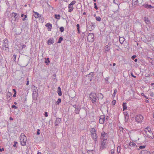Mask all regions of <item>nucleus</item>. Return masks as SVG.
I'll return each instance as SVG.
<instances>
[{
    "mask_svg": "<svg viewBox=\"0 0 154 154\" xmlns=\"http://www.w3.org/2000/svg\"><path fill=\"white\" fill-rule=\"evenodd\" d=\"M13 91L14 92V94H16V91L15 89H13Z\"/></svg>",
    "mask_w": 154,
    "mask_h": 154,
    "instance_id": "052dcab7",
    "label": "nucleus"
},
{
    "mask_svg": "<svg viewBox=\"0 0 154 154\" xmlns=\"http://www.w3.org/2000/svg\"><path fill=\"white\" fill-rule=\"evenodd\" d=\"M108 138V134L105 132L104 131H103L102 132L101 135V140H107V139Z\"/></svg>",
    "mask_w": 154,
    "mask_h": 154,
    "instance_id": "1a4fd4ad",
    "label": "nucleus"
},
{
    "mask_svg": "<svg viewBox=\"0 0 154 154\" xmlns=\"http://www.w3.org/2000/svg\"><path fill=\"white\" fill-rule=\"evenodd\" d=\"M81 109V108L79 107H77V108H76L75 110V112L76 114H79V111Z\"/></svg>",
    "mask_w": 154,
    "mask_h": 154,
    "instance_id": "412c9836",
    "label": "nucleus"
},
{
    "mask_svg": "<svg viewBox=\"0 0 154 154\" xmlns=\"http://www.w3.org/2000/svg\"><path fill=\"white\" fill-rule=\"evenodd\" d=\"M13 57L14 58V59L15 60L16 58V57H17V56L16 55L14 54L13 55Z\"/></svg>",
    "mask_w": 154,
    "mask_h": 154,
    "instance_id": "e2e57ef3",
    "label": "nucleus"
},
{
    "mask_svg": "<svg viewBox=\"0 0 154 154\" xmlns=\"http://www.w3.org/2000/svg\"><path fill=\"white\" fill-rule=\"evenodd\" d=\"M97 95V99L98 100H102L103 97V94L101 93H98Z\"/></svg>",
    "mask_w": 154,
    "mask_h": 154,
    "instance_id": "4468645a",
    "label": "nucleus"
},
{
    "mask_svg": "<svg viewBox=\"0 0 154 154\" xmlns=\"http://www.w3.org/2000/svg\"><path fill=\"white\" fill-rule=\"evenodd\" d=\"M125 121L126 122H127L129 119V116H125Z\"/></svg>",
    "mask_w": 154,
    "mask_h": 154,
    "instance_id": "c9c22d12",
    "label": "nucleus"
},
{
    "mask_svg": "<svg viewBox=\"0 0 154 154\" xmlns=\"http://www.w3.org/2000/svg\"><path fill=\"white\" fill-rule=\"evenodd\" d=\"M12 96V94L11 92L8 91L7 95V97H10Z\"/></svg>",
    "mask_w": 154,
    "mask_h": 154,
    "instance_id": "c756f323",
    "label": "nucleus"
},
{
    "mask_svg": "<svg viewBox=\"0 0 154 154\" xmlns=\"http://www.w3.org/2000/svg\"><path fill=\"white\" fill-rule=\"evenodd\" d=\"M56 77V75L55 74L53 75L52 76V77L53 79L56 80L57 79H55Z\"/></svg>",
    "mask_w": 154,
    "mask_h": 154,
    "instance_id": "a18cd8bd",
    "label": "nucleus"
},
{
    "mask_svg": "<svg viewBox=\"0 0 154 154\" xmlns=\"http://www.w3.org/2000/svg\"><path fill=\"white\" fill-rule=\"evenodd\" d=\"M94 8L96 10H97L98 9V8H97V6H94Z\"/></svg>",
    "mask_w": 154,
    "mask_h": 154,
    "instance_id": "774afa93",
    "label": "nucleus"
},
{
    "mask_svg": "<svg viewBox=\"0 0 154 154\" xmlns=\"http://www.w3.org/2000/svg\"><path fill=\"white\" fill-rule=\"evenodd\" d=\"M73 107L74 108H75V109H76V108H77V106H76V105H74L73 106Z\"/></svg>",
    "mask_w": 154,
    "mask_h": 154,
    "instance_id": "0e129e2a",
    "label": "nucleus"
},
{
    "mask_svg": "<svg viewBox=\"0 0 154 154\" xmlns=\"http://www.w3.org/2000/svg\"><path fill=\"white\" fill-rule=\"evenodd\" d=\"M141 95H142L143 96H144V97H145V98H146V99H148V97L147 96H146V95H145L143 93H141Z\"/></svg>",
    "mask_w": 154,
    "mask_h": 154,
    "instance_id": "37998d69",
    "label": "nucleus"
},
{
    "mask_svg": "<svg viewBox=\"0 0 154 154\" xmlns=\"http://www.w3.org/2000/svg\"><path fill=\"white\" fill-rule=\"evenodd\" d=\"M64 28L63 27H61L60 28V30L61 32H63L64 31Z\"/></svg>",
    "mask_w": 154,
    "mask_h": 154,
    "instance_id": "58836bf2",
    "label": "nucleus"
},
{
    "mask_svg": "<svg viewBox=\"0 0 154 154\" xmlns=\"http://www.w3.org/2000/svg\"><path fill=\"white\" fill-rule=\"evenodd\" d=\"M117 92V90L116 89L114 90V93L112 95V97H114L115 96L116 93Z\"/></svg>",
    "mask_w": 154,
    "mask_h": 154,
    "instance_id": "c85d7f7f",
    "label": "nucleus"
},
{
    "mask_svg": "<svg viewBox=\"0 0 154 154\" xmlns=\"http://www.w3.org/2000/svg\"><path fill=\"white\" fill-rule=\"evenodd\" d=\"M76 3L75 1H72L68 6V12H72L73 9V5Z\"/></svg>",
    "mask_w": 154,
    "mask_h": 154,
    "instance_id": "6e6552de",
    "label": "nucleus"
},
{
    "mask_svg": "<svg viewBox=\"0 0 154 154\" xmlns=\"http://www.w3.org/2000/svg\"><path fill=\"white\" fill-rule=\"evenodd\" d=\"M95 28L94 24L91 23V24H88L87 25V28L89 31H91L93 30Z\"/></svg>",
    "mask_w": 154,
    "mask_h": 154,
    "instance_id": "9d476101",
    "label": "nucleus"
},
{
    "mask_svg": "<svg viewBox=\"0 0 154 154\" xmlns=\"http://www.w3.org/2000/svg\"><path fill=\"white\" fill-rule=\"evenodd\" d=\"M12 108H14L15 109H17V107L14 105H13L12 106Z\"/></svg>",
    "mask_w": 154,
    "mask_h": 154,
    "instance_id": "c03bdc74",
    "label": "nucleus"
},
{
    "mask_svg": "<svg viewBox=\"0 0 154 154\" xmlns=\"http://www.w3.org/2000/svg\"><path fill=\"white\" fill-rule=\"evenodd\" d=\"M54 42V40L52 38L49 39L48 41V44L50 45L53 44Z\"/></svg>",
    "mask_w": 154,
    "mask_h": 154,
    "instance_id": "6ab92c4d",
    "label": "nucleus"
},
{
    "mask_svg": "<svg viewBox=\"0 0 154 154\" xmlns=\"http://www.w3.org/2000/svg\"><path fill=\"white\" fill-rule=\"evenodd\" d=\"M124 148L125 149H127L128 148H129V147L128 146L124 145Z\"/></svg>",
    "mask_w": 154,
    "mask_h": 154,
    "instance_id": "3c124183",
    "label": "nucleus"
},
{
    "mask_svg": "<svg viewBox=\"0 0 154 154\" xmlns=\"http://www.w3.org/2000/svg\"><path fill=\"white\" fill-rule=\"evenodd\" d=\"M109 118V117L108 116H106V117L105 120H108Z\"/></svg>",
    "mask_w": 154,
    "mask_h": 154,
    "instance_id": "69168bd1",
    "label": "nucleus"
},
{
    "mask_svg": "<svg viewBox=\"0 0 154 154\" xmlns=\"http://www.w3.org/2000/svg\"><path fill=\"white\" fill-rule=\"evenodd\" d=\"M16 94H14L13 95V97H15L16 96Z\"/></svg>",
    "mask_w": 154,
    "mask_h": 154,
    "instance_id": "338daca9",
    "label": "nucleus"
},
{
    "mask_svg": "<svg viewBox=\"0 0 154 154\" xmlns=\"http://www.w3.org/2000/svg\"><path fill=\"white\" fill-rule=\"evenodd\" d=\"M26 17H27V15H24V17L23 18L22 20L23 21H25L26 20Z\"/></svg>",
    "mask_w": 154,
    "mask_h": 154,
    "instance_id": "de8ad7c7",
    "label": "nucleus"
},
{
    "mask_svg": "<svg viewBox=\"0 0 154 154\" xmlns=\"http://www.w3.org/2000/svg\"><path fill=\"white\" fill-rule=\"evenodd\" d=\"M121 147L120 146H118L117 149V152L118 153H119L121 152Z\"/></svg>",
    "mask_w": 154,
    "mask_h": 154,
    "instance_id": "bb28decb",
    "label": "nucleus"
},
{
    "mask_svg": "<svg viewBox=\"0 0 154 154\" xmlns=\"http://www.w3.org/2000/svg\"><path fill=\"white\" fill-rule=\"evenodd\" d=\"M129 146L131 148H132L134 149H138L137 148V145L136 143L133 142H131L129 143Z\"/></svg>",
    "mask_w": 154,
    "mask_h": 154,
    "instance_id": "9b49d317",
    "label": "nucleus"
},
{
    "mask_svg": "<svg viewBox=\"0 0 154 154\" xmlns=\"http://www.w3.org/2000/svg\"><path fill=\"white\" fill-rule=\"evenodd\" d=\"M116 103V101L115 100H113L112 101V104L113 105H115Z\"/></svg>",
    "mask_w": 154,
    "mask_h": 154,
    "instance_id": "79ce46f5",
    "label": "nucleus"
},
{
    "mask_svg": "<svg viewBox=\"0 0 154 154\" xmlns=\"http://www.w3.org/2000/svg\"><path fill=\"white\" fill-rule=\"evenodd\" d=\"M96 20L98 21H101V18L100 17H96Z\"/></svg>",
    "mask_w": 154,
    "mask_h": 154,
    "instance_id": "72a5a7b5",
    "label": "nucleus"
},
{
    "mask_svg": "<svg viewBox=\"0 0 154 154\" xmlns=\"http://www.w3.org/2000/svg\"><path fill=\"white\" fill-rule=\"evenodd\" d=\"M107 142V140H101V142L100 146V150H102L103 149L106 147V144Z\"/></svg>",
    "mask_w": 154,
    "mask_h": 154,
    "instance_id": "0eeeda50",
    "label": "nucleus"
},
{
    "mask_svg": "<svg viewBox=\"0 0 154 154\" xmlns=\"http://www.w3.org/2000/svg\"><path fill=\"white\" fill-rule=\"evenodd\" d=\"M12 14H14V17L15 18V20H16L17 17V14L13 12V13H12Z\"/></svg>",
    "mask_w": 154,
    "mask_h": 154,
    "instance_id": "4c0bfd02",
    "label": "nucleus"
},
{
    "mask_svg": "<svg viewBox=\"0 0 154 154\" xmlns=\"http://www.w3.org/2000/svg\"><path fill=\"white\" fill-rule=\"evenodd\" d=\"M144 20L146 24L148 25L150 24V22L149 20V19L147 17H145L144 18Z\"/></svg>",
    "mask_w": 154,
    "mask_h": 154,
    "instance_id": "a211bd4d",
    "label": "nucleus"
},
{
    "mask_svg": "<svg viewBox=\"0 0 154 154\" xmlns=\"http://www.w3.org/2000/svg\"><path fill=\"white\" fill-rule=\"evenodd\" d=\"M61 120L59 118H57L56 121L55 122V124L56 126H57L59 125V124Z\"/></svg>",
    "mask_w": 154,
    "mask_h": 154,
    "instance_id": "f3484780",
    "label": "nucleus"
},
{
    "mask_svg": "<svg viewBox=\"0 0 154 154\" xmlns=\"http://www.w3.org/2000/svg\"><path fill=\"white\" fill-rule=\"evenodd\" d=\"M89 97L92 103L94 105H96L97 102L96 94L94 93H91L89 95Z\"/></svg>",
    "mask_w": 154,
    "mask_h": 154,
    "instance_id": "f03ea898",
    "label": "nucleus"
},
{
    "mask_svg": "<svg viewBox=\"0 0 154 154\" xmlns=\"http://www.w3.org/2000/svg\"><path fill=\"white\" fill-rule=\"evenodd\" d=\"M105 121V117L104 115H102L100 116L99 122L101 124H103Z\"/></svg>",
    "mask_w": 154,
    "mask_h": 154,
    "instance_id": "ddd939ff",
    "label": "nucleus"
},
{
    "mask_svg": "<svg viewBox=\"0 0 154 154\" xmlns=\"http://www.w3.org/2000/svg\"><path fill=\"white\" fill-rule=\"evenodd\" d=\"M55 18L57 19H60V15L55 14Z\"/></svg>",
    "mask_w": 154,
    "mask_h": 154,
    "instance_id": "2f4dec72",
    "label": "nucleus"
},
{
    "mask_svg": "<svg viewBox=\"0 0 154 154\" xmlns=\"http://www.w3.org/2000/svg\"><path fill=\"white\" fill-rule=\"evenodd\" d=\"M29 80H28L27 82L26 85H29Z\"/></svg>",
    "mask_w": 154,
    "mask_h": 154,
    "instance_id": "680f3d73",
    "label": "nucleus"
},
{
    "mask_svg": "<svg viewBox=\"0 0 154 154\" xmlns=\"http://www.w3.org/2000/svg\"><path fill=\"white\" fill-rule=\"evenodd\" d=\"M4 149L3 148H0V151L1 152H2L4 150Z\"/></svg>",
    "mask_w": 154,
    "mask_h": 154,
    "instance_id": "13d9d810",
    "label": "nucleus"
},
{
    "mask_svg": "<svg viewBox=\"0 0 154 154\" xmlns=\"http://www.w3.org/2000/svg\"><path fill=\"white\" fill-rule=\"evenodd\" d=\"M138 1H132V4L133 5H135L137 4L138 3Z\"/></svg>",
    "mask_w": 154,
    "mask_h": 154,
    "instance_id": "7c9ffc66",
    "label": "nucleus"
},
{
    "mask_svg": "<svg viewBox=\"0 0 154 154\" xmlns=\"http://www.w3.org/2000/svg\"><path fill=\"white\" fill-rule=\"evenodd\" d=\"M14 144L13 145V146L14 147H16L17 146V142L16 141L14 142Z\"/></svg>",
    "mask_w": 154,
    "mask_h": 154,
    "instance_id": "09e8293b",
    "label": "nucleus"
},
{
    "mask_svg": "<svg viewBox=\"0 0 154 154\" xmlns=\"http://www.w3.org/2000/svg\"><path fill=\"white\" fill-rule=\"evenodd\" d=\"M32 98L34 100H36L38 96V94H32Z\"/></svg>",
    "mask_w": 154,
    "mask_h": 154,
    "instance_id": "4be33fe9",
    "label": "nucleus"
},
{
    "mask_svg": "<svg viewBox=\"0 0 154 154\" xmlns=\"http://www.w3.org/2000/svg\"><path fill=\"white\" fill-rule=\"evenodd\" d=\"M115 152V151L114 149H112L109 152V154H114Z\"/></svg>",
    "mask_w": 154,
    "mask_h": 154,
    "instance_id": "e433bc0d",
    "label": "nucleus"
},
{
    "mask_svg": "<svg viewBox=\"0 0 154 154\" xmlns=\"http://www.w3.org/2000/svg\"><path fill=\"white\" fill-rule=\"evenodd\" d=\"M8 42L7 39L5 38L4 40V42H3V47L5 48H8Z\"/></svg>",
    "mask_w": 154,
    "mask_h": 154,
    "instance_id": "f8f14e48",
    "label": "nucleus"
},
{
    "mask_svg": "<svg viewBox=\"0 0 154 154\" xmlns=\"http://www.w3.org/2000/svg\"><path fill=\"white\" fill-rule=\"evenodd\" d=\"M124 41V38H119V41L120 43L122 44L123 43Z\"/></svg>",
    "mask_w": 154,
    "mask_h": 154,
    "instance_id": "cd10ccee",
    "label": "nucleus"
},
{
    "mask_svg": "<svg viewBox=\"0 0 154 154\" xmlns=\"http://www.w3.org/2000/svg\"><path fill=\"white\" fill-rule=\"evenodd\" d=\"M58 93L59 96H61L62 94L60 87L58 88Z\"/></svg>",
    "mask_w": 154,
    "mask_h": 154,
    "instance_id": "b1692460",
    "label": "nucleus"
},
{
    "mask_svg": "<svg viewBox=\"0 0 154 154\" xmlns=\"http://www.w3.org/2000/svg\"><path fill=\"white\" fill-rule=\"evenodd\" d=\"M118 1H113V2L116 4L117 5H119V3H116V2H117Z\"/></svg>",
    "mask_w": 154,
    "mask_h": 154,
    "instance_id": "5fc2aeb1",
    "label": "nucleus"
},
{
    "mask_svg": "<svg viewBox=\"0 0 154 154\" xmlns=\"http://www.w3.org/2000/svg\"><path fill=\"white\" fill-rule=\"evenodd\" d=\"M90 131L92 138L95 141H96L97 138V136L96 134V132L95 129L94 128L90 129Z\"/></svg>",
    "mask_w": 154,
    "mask_h": 154,
    "instance_id": "20e7f679",
    "label": "nucleus"
},
{
    "mask_svg": "<svg viewBox=\"0 0 154 154\" xmlns=\"http://www.w3.org/2000/svg\"><path fill=\"white\" fill-rule=\"evenodd\" d=\"M39 15L38 13L37 12H34V16L36 18H38L39 17Z\"/></svg>",
    "mask_w": 154,
    "mask_h": 154,
    "instance_id": "a878e982",
    "label": "nucleus"
},
{
    "mask_svg": "<svg viewBox=\"0 0 154 154\" xmlns=\"http://www.w3.org/2000/svg\"><path fill=\"white\" fill-rule=\"evenodd\" d=\"M143 6L145 8H148V7L149 6V5H147V4L145 5H143Z\"/></svg>",
    "mask_w": 154,
    "mask_h": 154,
    "instance_id": "603ef678",
    "label": "nucleus"
},
{
    "mask_svg": "<svg viewBox=\"0 0 154 154\" xmlns=\"http://www.w3.org/2000/svg\"><path fill=\"white\" fill-rule=\"evenodd\" d=\"M144 131L147 137L151 139H153L154 138L153 133L150 128L148 127L144 129Z\"/></svg>",
    "mask_w": 154,
    "mask_h": 154,
    "instance_id": "f257e3e1",
    "label": "nucleus"
},
{
    "mask_svg": "<svg viewBox=\"0 0 154 154\" xmlns=\"http://www.w3.org/2000/svg\"><path fill=\"white\" fill-rule=\"evenodd\" d=\"M20 142L21 145L24 146L26 145L27 138L24 133L21 134L20 137Z\"/></svg>",
    "mask_w": 154,
    "mask_h": 154,
    "instance_id": "7ed1b4c3",
    "label": "nucleus"
},
{
    "mask_svg": "<svg viewBox=\"0 0 154 154\" xmlns=\"http://www.w3.org/2000/svg\"><path fill=\"white\" fill-rule=\"evenodd\" d=\"M63 38L62 37H60L59 38V39L58 41L57 42V43H60L61 42V41L63 40Z\"/></svg>",
    "mask_w": 154,
    "mask_h": 154,
    "instance_id": "f704fd0d",
    "label": "nucleus"
},
{
    "mask_svg": "<svg viewBox=\"0 0 154 154\" xmlns=\"http://www.w3.org/2000/svg\"><path fill=\"white\" fill-rule=\"evenodd\" d=\"M152 7L151 6V5H149V6L148 7V8H152Z\"/></svg>",
    "mask_w": 154,
    "mask_h": 154,
    "instance_id": "bf43d9fd",
    "label": "nucleus"
},
{
    "mask_svg": "<svg viewBox=\"0 0 154 154\" xmlns=\"http://www.w3.org/2000/svg\"><path fill=\"white\" fill-rule=\"evenodd\" d=\"M94 36L93 33H89L87 37L88 40L89 42H92L94 39Z\"/></svg>",
    "mask_w": 154,
    "mask_h": 154,
    "instance_id": "423d86ee",
    "label": "nucleus"
},
{
    "mask_svg": "<svg viewBox=\"0 0 154 154\" xmlns=\"http://www.w3.org/2000/svg\"><path fill=\"white\" fill-rule=\"evenodd\" d=\"M40 130L39 129H38L37 130V135H39L40 134Z\"/></svg>",
    "mask_w": 154,
    "mask_h": 154,
    "instance_id": "8fccbe9b",
    "label": "nucleus"
},
{
    "mask_svg": "<svg viewBox=\"0 0 154 154\" xmlns=\"http://www.w3.org/2000/svg\"><path fill=\"white\" fill-rule=\"evenodd\" d=\"M61 101V100L60 98H59L56 101V103L58 105H59Z\"/></svg>",
    "mask_w": 154,
    "mask_h": 154,
    "instance_id": "473e14b6",
    "label": "nucleus"
},
{
    "mask_svg": "<svg viewBox=\"0 0 154 154\" xmlns=\"http://www.w3.org/2000/svg\"><path fill=\"white\" fill-rule=\"evenodd\" d=\"M136 57V56L135 55H133L131 57V58L133 60L134 58H135Z\"/></svg>",
    "mask_w": 154,
    "mask_h": 154,
    "instance_id": "864d4df0",
    "label": "nucleus"
},
{
    "mask_svg": "<svg viewBox=\"0 0 154 154\" xmlns=\"http://www.w3.org/2000/svg\"><path fill=\"white\" fill-rule=\"evenodd\" d=\"M143 117L142 115L139 114L136 116L135 119L137 122L138 123H141L143 121Z\"/></svg>",
    "mask_w": 154,
    "mask_h": 154,
    "instance_id": "39448f33",
    "label": "nucleus"
},
{
    "mask_svg": "<svg viewBox=\"0 0 154 154\" xmlns=\"http://www.w3.org/2000/svg\"><path fill=\"white\" fill-rule=\"evenodd\" d=\"M124 114L125 116H129L128 112L126 111H125L124 112Z\"/></svg>",
    "mask_w": 154,
    "mask_h": 154,
    "instance_id": "a19ab883",
    "label": "nucleus"
},
{
    "mask_svg": "<svg viewBox=\"0 0 154 154\" xmlns=\"http://www.w3.org/2000/svg\"><path fill=\"white\" fill-rule=\"evenodd\" d=\"M44 116L45 117H47L48 116V112H45Z\"/></svg>",
    "mask_w": 154,
    "mask_h": 154,
    "instance_id": "49530a36",
    "label": "nucleus"
},
{
    "mask_svg": "<svg viewBox=\"0 0 154 154\" xmlns=\"http://www.w3.org/2000/svg\"><path fill=\"white\" fill-rule=\"evenodd\" d=\"M105 52H108L109 51L110 49V47L108 45H107L105 47Z\"/></svg>",
    "mask_w": 154,
    "mask_h": 154,
    "instance_id": "5701e85b",
    "label": "nucleus"
},
{
    "mask_svg": "<svg viewBox=\"0 0 154 154\" xmlns=\"http://www.w3.org/2000/svg\"><path fill=\"white\" fill-rule=\"evenodd\" d=\"M38 94V90L36 88H35V89H33L32 94Z\"/></svg>",
    "mask_w": 154,
    "mask_h": 154,
    "instance_id": "393cba45",
    "label": "nucleus"
},
{
    "mask_svg": "<svg viewBox=\"0 0 154 154\" xmlns=\"http://www.w3.org/2000/svg\"><path fill=\"white\" fill-rule=\"evenodd\" d=\"M47 59H48V61L46 60H45V62L46 63H49V62H50L49 60H49V58H48Z\"/></svg>",
    "mask_w": 154,
    "mask_h": 154,
    "instance_id": "4d7b16f0",
    "label": "nucleus"
},
{
    "mask_svg": "<svg viewBox=\"0 0 154 154\" xmlns=\"http://www.w3.org/2000/svg\"><path fill=\"white\" fill-rule=\"evenodd\" d=\"M122 106H123V111H124V110L127 109V108L126 105V103H123L122 104Z\"/></svg>",
    "mask_w": 154,
    "mask_h": 154,
    "instance_id": "aec40b11",
    "label": "nucleus"
},
{
    "mask_svg": "<svg viewBox=\"0 0 154 154\" xmlns=\"http://www.w3.org/2000/svg\"><path fill=\"white\" fill-rule=\"evenodd\" d=\"M45 26L48 27V31H50L51 30L52 24L51 23H47L46 24Z\"/></svg>",
    "mask_w": 154,
    "mask_h": 154,
    "instance_id": "2eb2a0df",
    "label": "nucleus"
},
{
    "mask_svg": "<svg viewBox=\"0 0 154 154\" xmlns=\"http://www.w3.org/2000/svg\"><path fill=\"white\" fill-rule=\"evenodd\" d=\"M146 146L143 145V146H140L139 148L140 149H144L145 148Z\"/></svg>",
    "mask_w": 154,
    "mask_h": 154,
    "instance_id": "ea45409f",
    "label": "nucleus"
},
{
    "mask_svg": "<svg viewBox=\"0 0 154 154\" xmlns=\"http://www.w3.org/2000/svg\"><path fill=\"white\" fill-rule=\"evenodd\" d=\"M26 45H22V49L25 48L26 47Z\"/></svg>",
    "mask_w": 154,
    "mask_h": 154,
    "instance_id": "6e6d98bb",
    "label": "nucleus"
},
{
    "mask_svg": "<svg viewBox=\"0 0 154 154\" xmlns=\"http://www.w3.org/2000/svg\"><path fill=\"white\" fill-rule=\"evenodd\" d=\"M140 154H151V152L146 150H143L140 153Z\"/></svg>",
    "mask_w": 154,
    "mask_h": 154,
    "instance_id": "dca6fc26",
    "label": "nucleus"
}]
</instances>
